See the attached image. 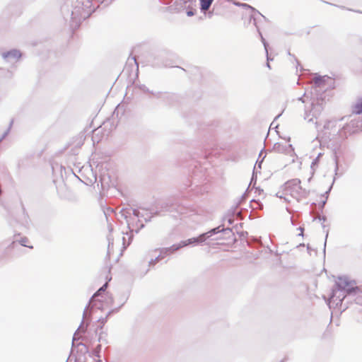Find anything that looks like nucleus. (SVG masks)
<instances>
[{
  "label": "nucleus",
  "instance_id": "nucleus-1",
  "mask_svg": "<svg viewBox=\"0 0 362 362\" xmlns=\"http://www.w3.org/2000/svg\"><path fill=\"white\" fill-rule=\"evenodd\" d=\"M102 4L103 0H77L74 6L71 5V9L69 8V1L61 7V11L65 20L70 18L73 23L72 26H78L81 21L88 18L93 12L95 11L93 2Z\"/></svg>",
  "mask_w": 362,
  "mask_h": 362
},
{
  "label": "nucleus",
  "instance_id": "nucleus-2",
  "mask_svg": "<svg viewBox=\"0 0 362 362\" xmlns=\"http://www.w3.org/2000/svg\"><path fill=\"white\" fill-rule=\"evenodd\" d=\"M336 286L338 290L333 291L330 300H334V298H337L336 300H338L337 305L339 303L342 304L344 300L348 302L351 300H354L356 304L362 305V291L359 290L358 287L354 286L346 278H339Z\"/></svg>",
  "mask_w": 362,
  "mask_h": 362
},
{
  "label": "nucleus",
  "instance_id": "nucleus-3",
  "mask_svg": "<svg viewBox=\"0 0 362 362\" xmlns=\"http://www.w3.org/2000/svg\"><path fill=\"white\" fill-rule=\"evenodd\" d=\"M107 286H108V284L106 282L90 298L88 305L86 306V308L83 310V320H82V322H81L80 326L78 327V328L77 329V332L78 331H80L82 332H86L87 327L90 321L89 317L88 316V310L89 307H91V308L93 307V305H90L93 303V301L95 300V298L97 297L101 296L106 291Z\"/></svg>",
  "mask_w": 362,
  "mask_h": 362
},
{
  "label": "nucleus",
  "instance_id": "nucleus-4",
  "mask_svg": "<svg viewBox=\"0 0 362 362\" xmlns=\"http://www.w3.org/2000/svg\"><path fill=\"white\" fill-rule=\"evenodd\" d=\"M285 189L291 195L295 198L307 197L309 191L303 188L300 185L299 179H292L285 183Z\"/></svg>",
  "mask_w": 362,
  "mask_h": 362
},
{
  "label": "nucleus",
  "instance_id": "nucleus-5",
  "mask_svg": "<svg viewBox=\"0 0 362 362\" xmlns=\"http://www.w3.org/2000/svg\"><path fill=\"white\" fill-rule=\"evenodd\" d=\"M323 110V100L317 98V101L312 102V108L310 111L305 110L304 119L308 122H313L314 119H317Z\"/></svg>",
  "mask_w": 362,
  "mask_h": 362
},
{
  "label": "nucleus",
  "instance_id": "nucleus-6",
  "mask_svg": "<svg viewBox=\"0 0 362 362\" xmlns=\"http://www.w3.org/2000/svg\"><path fill=\"white\" fill-rule=\"evenodd\" d=\"M121 214H122V216L126 219L127 221V226L129 229V232H127L125 234L128 236V242L127 243H126V238L124 236L122 238V242H123V245H124V248H127V247L130 245L132 239H133V231L134 230L133 229H131L130 228V221L128 220V216L130 214V212L129 211H127V209H122L121 211Z\"/></svg>",
  "mask_w": 362,
  "mask_h": 362
},
{
  "label": "nucleus",
  "instance_id": "nucleus-7",
  "mask_svg": "<svg viewBox=\"0 0 362 362\" xmlns=\"http://www.w3.org/2000/svg\"><path fill=\"white\" fill-rule=\"evenodd\" d=\"M336 126H337V120H328L325 122V124H324V130H325V134H329V135L328 136V137H329V136L331 135H336L337 134L339 133L341 129L339 128V129H337L336 128Z\"/></svg>",
  "mask_w": 362,
  "mask_h": 362
},
{
  "label": "nucleus",
  "instance_id": "nucleus-8",
  "mask_svg": "<svg viewBox=\"0 0 362 362\" xmlns=\"http://www.w3.org/2000/svg\"><path fill=\"white\" fill-rule=\"evenodd\" d=\"M2 57L6 61L13 63L21 57V53L18 49H13L3 52Z\"/></svg>",
  "mask_w": 362,
  "mask_h": 362
},
{
  "label": "nucleus",
  "instance_id": "nucleus-9",
  "mask_svg": "<svg viewBox=\"0 0 362 362\" xmlns=\"http://www.w3.org/2000/svg\"><path fill=\"white\" fill-rule=\"evenodd\" d=\"M205 240H206L205 238L202 233L200 235H199L198 237L189 238L185 240H182L179 243V245H180V248H182V247H187L188 245H195L201 244V243H204Z\"/></svg>",
  "mask_w": 362,
  "mask_h": 362
},
{
  "label": "nucleus",
  "instance_id": "nucleus-10",
  "mask_svg": "<svg viewBox=\"0 0 362 362\" xmlns=\"http://www.w3.org/2000/svg\"><path fill=\"white\" fill-rule=\"evenodd\" d=\"M181 249L180 245L179 243L173 244L170 247H162V248H158L156 249L155 251L158 250L160 253V257H165L166 256L169 255L171 253H174L178 250Z\"/></svg>",
  "mask_w": 362,
  "mask_h": 362
},
{
  "label": "nucleus",
  "instance_id": "nucleus-11",
  "mask_svg": "<svg viewBox=\"0 0 362 362\" xmlns=\"http://www.w3.org/2000/svg\"><path fill=\"white\" fill-rule=\"evenodd\" d=\"M227 230H230V228H227ZM225 230H226V228H224L222 226H219L218 227L211 229L210 230H209L206 233H204L203 235L205 238V240H206L207 238H209L210 237H211L216 234H218V233L223 232Z\"/></svg>",
  "mask_w": 362,
  "mask_h": 362
},
{
  "label": "nucleus",
  "instance_id": "nucleus-12",
  "mask_svg": "<svg viewBox=\"0 0 362 362\" xmlns=\"http://www.w3.org/2000/svg\"><path fill=\"white\" fill-rule=\"evenodd\" d=\"M328 79V77L327 76H315L313 78L314 86L315 88H324V86L325 84L326 80Z\"/></svg>",
  "mask_w": 362,
  "mask_h": 362
},
{
  "label": "nucleus",
  "instance_id": "nucleus-13",
  "mask_svg": "<svg viewBox=\"0 0 362 362\" xmlns=\"http://www.w3.org/2000/svg\"><path fill=\"white\" fill-rule=\"evenodd\" d=\"M175 4L177 9H185L188 8L192 4V1L190 0H176Z\"/></svg>",
  "mask_w": 362,
  "mask_h": 362
},
{
  "label": "nucleus",
  "instance_id": "nucleus-14",
  "mask_svg": "<svg viewBox=\"0 0 362 362\" xmlns=\"http://www.w3.org/2000/svg\"><path fill=\"white\" fill-rule=\"evenodd\" d=\"M214 0H200V9L202 11L208 10Z\"/></svg>",
  "mask_w": 362,
  "mask_h": 362
},
{
  "label": "nucleus",
  "instance_id": "nucleus-15",
  "mask_svg": "<svg viewBox=\"0 0 362 362\" xmlns=\"http://www.w3.org/2000/svg\"><path fill=\"white\" fill-rule=\"evenodd\" d=\"M132 214H133L135 217L139 218H144L146 222L150 221H151V216H148V218L144 217V215L142 213H141L138 209H134L132 210Z\"/></svg>",
  "mask_w": 362,
  "mask_h": 362
},
{
  "label": "nucleus",
  "instance_id": "nucleus-16",
  "mask_svg": "<svg viewBox=\"0 0 362 362\" xmlns=\"http://www.w3.org/2000/svg\"><path fill=\"white\" fill-rule=\"evenodd\" d=\"M286 146H284L280 143H276L273 146V151L276 153H284L286 151Z\"/></svg>",
  "mask_w": 362,
  "mask_h": 362
},
{
  "label": "nucleus",
  "instance_id": "nucleus-17",
  "mask_svg": "<svg viewBox=\"0 0 362 362\" xmlns=\"http://www.w3.org/2000/svg\"><path fill=\"white\" fill-rule=\"evenodd\" d=\"M354 113L356 115L362 114V98L358 100L354 105Z\"/></svg>",
  "mask_w": 362,
  "mask_h": 362
},
{
  "label": "nucleus",
  "instance_id": "nucleus-18",
  "mask_svg": "<svg viewBox=\"0 0 362 362\" xmlns=\"http://www.w3.org/2000/svg\"><path fill=\"white\" fill-rule=\"evenodd\" d=\"M257 31L259 33V35L260 36V38H261V41L263 43L264 45V49H265V51H266V53H267V61H269L270 59L269 58V56H268V50H267V47H268V43L267 42V41L265 40V39L262 36V33L260 32L259 29L257 27Z\"/></svg>",
  "mask_w": 362,
  "mask_h": 362
},
{
  "label": "nucleus",
  "instance_id": "nucleus-19",
  "mask_svg": "<svg viewBox=\"0 0 362 362\" xmlns=\"http://www.w3.org/2000/svg\"><path fill=\"white\" fill-rule=\"evenodd\" d=\"M161 208L165 211H173L175 209V206L170 204L169 203H165L162 205Z\"/></svg>",
  "mask_w": 362,
  "mask_h": 362
},
{
  "label": "nucleus",
  "instance_id": "nucleus-20",
  "mask_svg": "<svg viewBox=\"0 0 362 362\" xmlns=\"http://www.w3.org/2000/svg\"><path fill=\"white\" fill-rule=\"evenodd\" d=\"M102 346L100 344H98L92 351V354L94 356L97 358H100V351Z\"/></svg>",
  "mask_w": 362,
  "mask_h": 362
},
{
  "label": "nucleus",
  "instance_id": "nucleus-21",
  "mask_svg": "<svg viewBox=\"0 0 362 362\" xmlns=\"http://www.w3.org/2000/svg\"><path fill=\"white\" fill-rule=\"evenodd\" d=\"M162 259H163V257H160V253L156 257H155L154 259H151L148 262V266L149 267L154 266L158 261H160Z\"/></svg>",
  "mask_w": 362,
  "mask_h": 362
},
{
  "label": "nucleus",
  "instance_id": "nucleus-22",
  "mask_svg": "<svg viewBox=\"0 0 362 362\" xmlns=\"http://www.w3.org/2000/svg\"><path fill=\"white\" fill-rule=\"evenodd\" d=\"M322 153H319L317 156L313 160L312 163H311V165H310V168L313 169V170H315V168L316 166H317L318 165V163H319V160H320V158L322 156Z\"/></svg>",
  "mask_w": 362,
  "mask_h": 362
},
{
  "label": "nucleus",
  "instance_id": "nucleus-23",
  "mask_svg": "<svg viewBox=\"0 0 362 362\" xmlns=\"http://www.w3.org/2000/svg\"><path fill=\"white\" fill-rule=\"evenodd\" d=\"M18 243L22 245V246H24V247H30V248H33V246H29L26 243L28 242V239L25 237L24 238H21L19 240H18Z\"/></svg>",
  "mask_w": 362,
  "mask_h": 362
},
{
  "label": "nucleus",
  "instance_id": "nucleus-24",
  "mask_svg": "<svg viewBox=\"0 0 362 362\" xmlns=\"http://www.w3.org/2000/svg\"><path fill=\"white\" fill-rule=\"evenodd\" d=\"M136 86L139 88V90L144 93H150V90L144 84H137Z\"/></svg>",
  "mask_w": 362,
  "mask_h": 362
},
{
  "label": "nucleus",
  "instance_id": "nucleus-25",
  "mask_svg": "<svg viewBox=\"0 0 362 362\" xmlns=\"http://www.w3.org/2000/svg\"><path fill=\"white\" fill-rule=\"evenodd\" d=\"M120 112H122V107H120V105H118L117 106V107L115 108V111L113 112L112 117L116 116L117 117H118L119 114Z\"/></svg>",
  "mask_w": 362,
  "mask_h": 362
},
{
  "label": "nucleus",
  "instance_id": "nucleus-26",
  "mask_svg": "<svg viewBox=\"0 0 362 362\" xmlns=\"http://www.w3.org/2000/svg\"><path fill=\"white\" fill-rule=\"evenodd\" d=\"M334 179L333 180V182H332V185L329 186V187L328 190H327V191H326V192H325L322 195V196L325 199H328V196H329V192H330V191H331V189H332V185H333V184H334Z\"/></svg>",
  "mask_w": 362,
  "mask_h": 362
},
{
  "label": "nucleus",
  "instance_id": "nucleus-27",
  "mask_svg": "<svg viewBox=\"0 0 362 362\" xmlns=\"http://www.w3.org/2000/svg\"><path fill=\"white\" fill-rule=\"evenodd\" d=\"M136 226H138V228L136 229H135V233H138L139 231L143 228L144 227V224L141 223V221L140 220H138L137 222H136Z\"/></svg>",
  "mask_w": 362,
  "mask_h": 362
},
{
  "label": "nucleus",
  "instance_id": "nucleus-28",
  "mask_svg": "<svg viewBox=\"0 0 362 362\" xmlns=\"http://www.w3.org/2000/svg\"><path fill=\"white\" fill-rule=\"evenodd\" d=\"M107 321V316H105V317L100 318L98 320V322L101 324L100 328L102 329L103 325L106 323Z\"/></svg>",
  "mask_w": 362,
  "mask_h": 362
},
{
  "label": "nucleus",
  "instance_id": "nucleus-29",
  "mask_svg": "<svg viewBox=\"0 0 362 362\" xmlns=\"http://www.w3.org/2000/svg\"><path fill=\"white\" fill-rule=\"evenodd\" d=\"M186 13H187V16H193L195 15L196 10H194L193 8H190V9L187 10Z\"/></svg>",
  "mask_w": 362,
  "mask_h": 362
},
{
  "label": "nucleus",
  "instance_id": "nucleus-30",
  "mask_svg": "<svg viewBox=\"0 0 362 362\" xmlns=\"http://www.w3.org/2000/svg\"><path fill=\"white\" fill-rule=\"evenodd\" d=\"M151 94H152L154 97L157 98H161V93L160 92H157V93H154L153 91H150Z\"/></svg>",
  "mask_w": 362,
  "mask_h": 362
},
{
  "label": "nucleus",
  "instance_id": "nucleus-31",
  "mask_svg": "<svg viewBox=\"0 0 362 362\" xmlns=\"http://www.w3.org/2000/svg\"><path fill=\"white\" fill-rule=\"evenodd\" d=\"M23 215H24V223L25 226L28 225V217L27 216V214H25V210L24 209H23Z\"/></svg>",
  "mask_w": 362,
  "mask_h": 362
},
{
  "label": "nucleus",
  "instance_id": "nucleus-32",
  "mask_svg": "<svg viewBox=\"0 0 362 362\" xmlns=\"http://www.w3.org/2000/svg\"><path fill=\"white\" fill-rule=\"evenodd\" d=\"M225 220L227 221L229 225H231L233 223V218L231 216L226 217Z\"/></svg>",
  "mask_w": 362,
  "mask_h": 362
},
{
  "label": "nucleus",
  "instance_id": "nucleus-33",
  "mask_svg": "<svg viewBox=\"0 0 362 362\" xmlns=\"http://www.w3.org/2000/svg\"><path fill=\"white\" fill-rule=\"evenodd\" d=\"M119 308L112 309V310L109 311L106 316H107V318L111 315L112 313L117 312L119 310Z\"/></svg>",
  "mask_w": 362,
  "mask_h": 362
},
{
  "label": "nucleus",
  "instance_id": "nucleus-34",
  "mask_svg": "<svg viewBox=\"0 0 362 362\" xmlns=\"http://www.w3.org/2000/svg\"><path fill=\"white\" fill-rule=\"evenodd\" d=\"M265 157H266V155H264L262 159L260 161H259V160L257 161L256 165L257 164L258 167L259 168H261V165H262V160L264 159Z\"/></svg>",
  "mask_w": 362,
  "mask_h": 362
},
{
  "label": "nucleus",
  "instance_id": "nucleus-35",
  "mask_svg": "<svg viewBox=\"0 0 362 362\" xmlns=\"http://www.w3.org/2000/svg\"><path fill=\"white\" fill-rule=\"evenodd\" d=\"M328 233H329V231L327 230L326 236H325V244H324V253H325V247H326L327 239V237H328Z\"/></svg>",
  "mask_w": 362,
  "mask_h": 362
},
{
  "label": "nucleus",
  "instance_id": "nucleus-36",
  "mask_svg": "<svg viewBox=\"0 0 362 362\" xmlns=\"http://www.w3.org/2000/svg\"><path fill=\"white\" fill-rule=\"evenodd\" d=\"M304 97H306L308 98V95L306 93H304L303 96V97H300L298 98V100L301 101L302 103H305V100H304Z\"/></svg>",
  "mask_w": 362,
  "mask_h": 362
},
{
  "label": "nucleus",
  "instance_id": "nucleus-37",
  "mask_svg": "<svg viewBox=\"0 0 362 362\" xmlns=\"http://www.w3.org/2000/svg\"><path fill=\"white\" fill-rule=\"evenodd\" d=\"M335 164H336V166H335V174L337 175V170L339 169L337 158L335 159Z\"/></svg>",
  "mask_w": 362,
  "mask_h": 362
},
{
  "label": "nucleus",
  "instance_id": "nucleus-38",
  "mask_svg": "<svg viewBox=\"0 0 362 362\" xmlns=\"http://www.w3.org/2000/svg\"><path fill=\"white\" fill-rule=\"evenodd\" d=\"M327 199H325L324 200H322V201L321 202V203H320V206H321V207H322V208H323V207L325 206V205L326 204V203H327Z\"/></svg>",
  "mask_w": 362,
  "mask_h": 362
},
{
  "label": "nucleus",
  "instance_id": "nucleus-39",
  "mask_svg": "<svg viewBox=\"0 0 362 362\" xmlns=\"http://www.w3.org/2000/svg\"><path fill=\"white\" fill-rule=\"evenodd\" d=\"M8 132H9V129L6 132H4V134H3L2 138L0 139V141L6 137V136L8 134Z\"/></svg>",
  "mask_w": 362,
  "mask_h": 362
},
{
  "label": "nucleus",
  "instance_id": "nucleus-40",
  "mask_svg": "<svg viewBox=\"0 0 362 362\" xmlns=\"http://www.w3.org/2000/svg\"><path fill=\"white\" fill-rule=\"evenodd\" d=\"M78 345V346H85V347H86V351H88V349H87V347L86 346V345H85L84 344H83V343L80 342Z\"/></svg>",
  "mask_w": 362,
  "mask_h": 362
},
{
  "label": "nucleus",
  "instance_id": "nucleus-41",
  "mask_svg": "<svg viewBox=\"0 0 362 362\" xmlns=\"http://www.w3.org/2000/svg\"><path fill=\"white\" fill-rule=\"evenodd\" d=\"M319 219L322 220L323 221H325L327 218L325 216H322V217H320Z\"/></svg>",
  "mask_w": 362,
  "mask_h": 362
},
{
  "label": "nucleus",
  "instance_id": "nucleus-42",
  "mask_svg": "<svg viewBox=\"0 0 362 362\" xmlns=\"http://www.w3.org/2000/svg\"><path fill=\"white\" fill-rule=\"evenodd\" d=\"M109 230L111 232L112 230V226L111 224L108 225Z\"/></svg>",
  "mask_w": 362,
  "mask_h": 362
},
{
  "label": "nucleus",
  "instance_id": "nucleus-43",
  "mask_svg": "<svg viewBox=\"0 0 362 362\" xmlns=\"http://www.w3.org/2000/svg\"><path fill=\"white\" fill-rule=\"evenodd\" d=\"M76 332L74 334V338H73V341H72V344L74 345V341L76 339Z\"/></svg>",
  "mask_w": 362,
  "mask_h": 362
},
{
  "label": "nucleus",
  "instance_id": "nucleus-44",
  "mask_svg": "<svg viewBox=\"0 0 362 362\" xmlns=\"http://www.w3.org/2000/svg\"><path fill=\"white\" fill-rule=\"evenodd\" d=\"M263 153H263V151H261V152H260V153H259V158H260V157H262V158H263V156H263Z\"/></svg>",
  "mask_w": 362,
  "mask_h": 362
},
{
  "label": "nucleus",
  "instance_id": "nucleus-45",
  "mask_svg": "<svg viewBox=\"0 0 362 362\" xmlns=\"http://www.w3.org/2000/svg\"><path fill=\"white\" fill-rule=\"evenodd\" d=\"M243 6H245V7H248V8H252V7H251L250 6H249V5H247V4H243Z\"/></svg>",
  "mask_w": 362,
  "mask_h": 362
},
{
  "label": "nucleus",
  "instance_id": "nucleus-46",
  "mask_svg": "<svg viewBox=\"0 0 362 362\" xmlns=\"http://www.w3.org/2000/svg\"><path fill=\"white\" fill-rule=\"evenodd\" d=\"M299 229L301 230V233L300 235H303L302 232H303V229L301 227H300Z\"/></svg>",
  "mask_w": 362,
  "mask_h": 362
},
{
  "label": "nucleus",
  "instance_id": "nucleus-47",
  "mask_svg": "<svg viewBox=\"0 0 362 362\" xmlns=\"http://www.w3.org/2000/svg\"><path fill=\"white\" fill-rule=\"evenodd\" d=\"M281 114H279L276 117H275V119H278L280 116H281Z\"/></svg>",
  "mask_w": 362,
  "mask_h": 362
},
{
  "label": "nucleus",
  "instance_id": "nucleus-48",
  "mask_svg": "<svg viewBox=\"0 0 362 362\" xmlns=\"http://www.w3.org/2000/svg\"><path fill=\"white\" fill-rule=\"evenodd\" d=\"M267 67L270 68V64L269 62L267 63Z\"/></svg>",
  "mask_w": 362,
  "mask_h": 362
},
{
  "label": "nucleus",
  "instance_id": "nucleus-49",
  "mask_svg": "<svg viewBox=\"0 0 362 362\" xmlns=\"http://www.w3.org/2000/svg\"><path fill=\"white\" fill-rule=\"evenodd\" d=\"M101 340H102V337H101V336H100V337H99V339H98V341H100Z\"/></svg>",
  "mask_w": 362,
  "mask_h": 362
},
{
  "label": "nucleus",
  "instance_id": "nucleus-50",
  "mask_svg": "<svg viewBox=\"0 0 362 362\" xmlns=\"http://www.w3.org/2000/svg\"><path fill=\"white\" fill-rule=\"evenodd\" d=\"M245 197H246V196H245V194H243V197H242V199H245Z\"/></svg>",
  "mask_w": 362,
  "mask_h": 362
},
{
  "label": "nucleus",
  "instance_id": "nucleus-51",
  "mask_svg": "<svg viewBox=\"0 0 362 362\" xmlns=\"http://www.w3.org/2000/svg\"><path fill=\"white\" fill-rule=\"evenodd\" d=\"M315 125H316V127L318 126V122H315Z\"/></svg>",
  "mask_w": 362,
  "mask_h": 362
},
{
  "label": "nucleus",
  "instance_id": "nucleus-52",
  "mask_svg": "<svg viewBox=\"0 0 362 362\" xmlns=\"http://www.w3.org/2000/svg\"><path fill=\"white\" fill-rule=\"evenodd\" d=\"M256 19H254V24L256 25Z\"/></svg>",
  "mask_w": 362,
  "mask_h": 362
},
{
  "label": "nucleus",
  "instance_id": "nucleus-53",
  "mask_svg": "<svg viewBox=\"0 0 362 362\" xmlns=\"http://www.w3.org/2000/svg\"><path fill=\"white\" fill-rule=\"evenodd\" d=\"M108 240H109L108 245H110V238H108Z\"/></svg>",
  "mask_w": 362,
  "mask_h": 362
},
{
  "label": "nucleus",
  "instance_id": "nucleus-54",
  "mask_svg": "<svg viewBox=\"0 0 362 362\" xmlns=\"http://www.w3.org/2000/svg\"><path fill=\"white\" fill-rule=\"evenodd\" d=\"M274 122H272L271 124V127L274 124Z\"/></svg>",
  "mask_w": 362,
  "mask_h": 362
}]
</instances>
